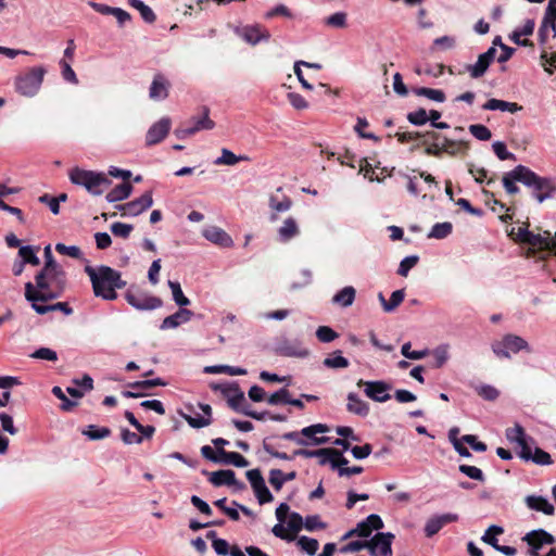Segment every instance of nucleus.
Returning <instances> with one entry per match:
<instances>
[{"mask_svg":"<svg viewBox=\"0 0 556 556\" xmlns=\"http://www.w3.org/2000/svg\"><path fill=\"white\" fill-rule=\"evenodd\" d=\"M132 192V186L129 182H123L114 187L110 192L106 193L105 200L110 203L119 202L130 197Z\"/></svg>","mask_w":556,"mask_h":556,"instance_id":"obj_34","label":"nucleus"},{"mask_svg":"<svg viewBox=\"0 0 556 556\" xmlns=\"http://www.w3.org/2000/svg\"><path fill=\"white\" fill-rule=\"evenodd\" d=\"M192 316H193V313L190 309L180 307L173 315L165 317L163 319L160 328L162 330L175 329V328L179 327L180 325L188 323Z\"/></svg>","mask_w":556,"mask_h":556,"instance_id":"obj_24","label":"nucleus"},{"mask_svg":"<svg viewBox=\"0 0 556 556\" xmlns=\"http://www.w3.org/2000/svg\"><path fill=\"white\" fill-rule=\"evenodd\" d=\"M83 434L89 440H101L108 438L111 434V430L106 427L100 428L94 425H90L83 431Z\"/></svg>","mask_w":556,"mask_h":556,"instance_id":"obj_46","label":"nucleus"},{"mask_svg":"<svg viewBox=\"0 0 556 556\" xmlns=\"http://www.w3.org/2000/svg\"><path fill=\"white\" fill-rule=\"evenodd\" d=\"M168 287L172 290L173 300L178 306L185 307L190 304V300L184 294L178 281L168 280Z\"/></svg>","mask_w":556,"mask_h":556,"instance_id":"obj_44","label":"nucleus"},{"mask_svg":"<svg viewBox=\"0 0 556 556\" xmlns=\"http://www.w3.org/2000/svg\"><path fill=\"white\" fill-rule=\"evenodd\" d=\"M172 122L168 117H162L160 121L154 123L146 135L147 146H154L161 142L169 132Z\"/></svg>","mask_w":556,"mask_h":556,"instance_id":"obj_17","label":"nucleus"},{"mask_svg":"<svg viewBox=\"0 0 556 556\" xmlns=\"http://www.w3.org/2000/svg\"><path fill=\"white\" fill-rule=\"evenodd\" d=\"M470 134L481 141H486L492 137L491 130L482 124H473L469 126Z\"/></svg>","mask_w":556,"mask_h":556,"instance_id":"obj_59","label":"nucleus"},{"mask_svg":"<svg viewBox=\"0 0 556 556\" xmlns=\"http://www.w3.org/2000/svg\"><path fill=\"white\" fill-rule=\"evenodd\" d=\"M237 34L245 42L255 46L261 41H267L270 38V34L267 29L260 25H247L237 29Z\"/></svg>","mask_w":556,"mask_h":556,"instance_id":"obj_14","label":"nucleus"},{"mask_svg":"<svg viewBox=\"0 0 556 556\" xmlns=\"http://www.w3.org/2000/svg\"><path fill=\"white\" fill-rule=\"evenodd\" d=\"M218 454L220 464H230L239 468L249 466V462L237 452H227L224 448H218Z\"/></svg>","mask_w":556,"mask_h":556,"instance_id":"obj_37","label":"nucleus"},{"mask_svg":"<svg viewBox=\"0 0 556 556\" xmlns=\"http://www.w3.org/2000/svg\"><path fill=\"white\" fill-rule=\"evenodd\" d=\"M477 393L488 401H494L498 397L500 392L493 386L482 384L477 388Z\"/></svg>","mask_w":556,"mask_h":556,"instance_id":"obj_63","label":"nucleus"},{"mask_svg":"<svg viewBox=\"0 0 556 556\" xmlns=\"http://www.w3.org/2000/svg\"><path fill=\"white\" fill-rule=\"evenodd\" d=\"M504 530L502 527L493 525L488 528V530L484 532L481 539L483 542L490 544L492 547L497 549L500 544L497 543V539L495 538V535L502 534Z\"/></svg>","mask_w":556,"mask_h":556,"instance_id":"obj_49","label":"nucleus"},{"mask_svg":"<svg viewBox=\"0 0 556 556\" xmlns=\"http://www.w3.org/2000/svg\"><path fill=\"white\" fill-rule=\"evenodd\" d=\"M111 231L114 236L126 239L132 231V226L117 222L111 225Z\"/></svg>","mask_w":556,"mask_h":556,"instance_id":"obj_64","label":"nucleus"},{"mask_svg":"<svg viewBox=\"0 0 556 556\" xmlns=\"http://www.w3.org/2000/svg\"><path fill=\"white\" fill-rule=\"evenodd\" d=\"M441 149L443 150V153H446L451 156H455L467 149V143L462 142V141L457 142V141L444 138L442 141Z\"/></svg>","mask_w":556,"mask_h":556,"instance_id":"obj_42","label":"nucleus"},{"mask_svg":"<svg viewBox=\"0 0 556 556\" xmlns=\"http://www.w3.org/2000/svg\"><path fill=\"white\" fill-rule=\"evenodd\" d=\"M323 365L331 369H343L349 367L350 362L342 356L341 351H334L323 361Z\"/></svg>","mask_w":556,"mask_h":556,"instance_id":"obj_39","label":"nucleus"},{"mask_svg":"<svg viewBox=\"0 0 556 556\" xmlns=\"http://www.w3.org/2000/svg\"><path fill=\"white\" fill-rule=\"evenodd\" d=\"M30 357L36 358V359L50 361V362L58 361L56 352L49 348L37 349L35 352H33L30 354Z\"/></svg>","mask_w":556,"mask_h":556,"instance_id":"obj_61","label":"nucleus"},{"mask_svg":"<svg viewBox=\"0 0 556 556\" xmlns=\"http://www.w3.org/2000/svg\"><path fill=\"white\" fill-rule=\"evenodd\" d=\"M245 402L244 393L238 387L233 388L232 394L228 397V405L237 412Z\"/></svg>","mask_w":556,"mask_h":556,"instance_id":"obj_53","label":"nucleus"},{"mask_svg":"<svg viewBox=\"0 0 556 556\" xmlns=\"http://www.w3.org/2000/svg\"><path fill=\"white\" fill-rule=\"evenodd\" d=\"M526 166L518 165L503 176V186L508 194H516L519 192V187L516 185V182H521L525 185V178L522 177H526Z\"/></svg>","mask_w":556,"mask_h":556,"instance_id":"obj_18","label":"nucleus"},{"mask_svg":"<svg viewBox=\"0 0 556 556\" xmlns=\"http://www.w3.org/2000/svg\"><path fill=\"white\" fill-rule=\"evenodd\" d=\"M85 271L90 278L94 295L103 300H116V289H122L126 286V281L122 279L121 273L109 266L101 265L97 268L86 266Z\"/></svg>","mask_w":556,"mask_h":556,"instance_id":"obj_2","label":"nucleus"},{"mask_svg":"<svg viewBox=\"0 0 556 556\" xmlns=\"http://www.w3.org/2000/svg\"><path fill=\"white\" fill-rule=\"evenodd\" d=\"M453 225L450 222L437 223L432 226L428 238L445 239L452 233Z\"/></svg>","mask_w":556,"mask_h":556,"instance_id":"obj_40","label":"nucleus"},{"mask_svg":"<svg viewBox=\"0 0 556 556\" xmlns=\"http://www.w3.org/2000/svg\"><path fill=\"white\" fill-rule=\"evenodd\" d=\"M414 92L417 96L426 97L429 100H432L435 102H444L445 101V93L440 89L419 87V88H415Z\"/></svg>","mask_w":556,"mask_h":556,"instance_id":"obj_43","label":"nucleus"},{"mask_svg":"<svg viewBox=\"0 0 556 556\" xmlns=\"http://www.w3.org/2000/svg\"><path fill=\"white\" fill-rule=\"evenodd\" d=\"M241 161H249V156L247 155H236L232 151L229 149L223 148L222 154L218 156L215 161V165H228L232 166Z\"/></svg>","mask_w":556,"mask_h":556,"instance_id":"obj_38","label":"nucleus"},{"mask_svg":"<svg viewBox=\"0 0 556 556\" xmlns=\"http://www.w3.org/2000/svg\"><path fill=\"white\" fill-rule=\"evenodd\" d=\"M506 438L509 442L516 443L520 451H525L528 446V437L525 433L523 428L520 425H515L513 428L506 430Z\"/></svg>","mask_w":556,"mask_h":556,"instance_id":"obj_35","label":"nucleus"},{"mask_svg":"<svg viewBox=\"0 0 556 556\" xmlns=\"http://www.w3.org/2000/svg\"><path fill=\"white\" fill-rule=\"evenodd\" d=\"M432 354H433V358H434V367H437V368L442 367L450 358L448 345L447 344L439 345L437 349L433 350Z\"/></svg>","mask_w":556,"mask_h":556,"instance_id":"obj_51","label":"nucleus"},{"mask_svg":"<svg viewBox=\"0 0 556 556\" xmlns=\"http://www.w3.org/2000/svg\"><path fill=\"white\" fill-rule=\"evenodd\" d=\"M125 300L138 311H153L161 307L163 304L160 298L140 290H127Z\"/></svg>","mask_w":556,"mask_h":556,"instance_id":"obj_9","label":"nucleus"},{"mask_svg":"<svg viewBox=\"0 0 556 556\" xmlns=\"http://www.w3.org/2000/svg\"><path fill=\"white\" fill-rule=\"evenodd\" d=\"M210 482L215 486H233L236 490H243L245 488L244 483L237 480L236 473L230 469H220L214 471L210 475Z\"/></svg>","mask_w":556,"mask_h":556,"instance_id":"obj_15","label":"nucleus"},{"mask_svg":"<svg viewBox=\"0 0 556 556\" xmlns=\"http://www.w3.org/2000/svg\"><path fill=\"white\" fill-rule=\"evenodd\" d=\"M267 402L270 405L288 404L290 402V392L288 389L281 388L278 391L274 392L267 399Z\"/></svg>","mask_w":556,"mask_h":556,"instance_id":"obj_54","label":"nucleus"},{"mask_svg":"<svg viewBox=\"0 0 556 556\" xmlns=\"http://www.w3.org/2000/svg\"><path fill=\"white\" fill-rule=\"evenodd\" d=\"M357 387L364 388V394L378 403H384L391 399L390 391L392 386L383 380H363L357 381Z\"/></svg>","mask_w":556,"mask_h":556,"instance_id":"obj_8","label":"nucleus"},{"mask_svg":"<svg viewBox=\"0 0 556 556\" xmlns=\"http://www.w3.org/2000/svg\"><path fill=\"white\" fill-rule=\"evenodd\" d=\"M394 535L390 532H379L368 541L371 556H392V541Z\"/></svg>","mask_w":556,"mask_h":556,"instance_id":"obj_10","label":"nucleus"},{"mask_svg":"<svg viewBox=\"0 0 556 556\" xmlns=\"http://www.w3.org/2000/svg\"><path fill=\"white\" fill-rule=\"evenodd\" d=\"M526 244L535 249H547L556 254V233L552 236L549 231H545L544 235L530 231Z\"/></svg>","mask_w":556,"mask_h":556,"instance_id":"obj_21","label":"nucleus"},{"mask_svg":"<svg viewBox=\"0 0 556 556\" xmlns=\"http://www.w3.org/2000/svg\"><path fill=\"white\" fill-rule=\"evenodd\" d=\"M526 504L530 509L542 511L547 516H552L555 513L554 506L543 496L528 495Z\"/></svg>","mask_w":556,"mask_h":556,"instance_id":"obj_30","label":"nucleus"},{"mask_svg":"<svg viewBox=\"0 0 556 556\" xmlns=\"http://www.w3.org/2000/svg\"><path fill=\"white\" fill-rule=\"evenodd\" d=\"M296 478L295 471L283 473L280 469H271L269 471V483L276 491H280L286 482Z\"/></svg>","mask_w":556,"mask_h":556,"instance_id":"obj_36","label":"nucleus"},{"mask_svg":"<svg viewBox=\"0 0 556 556\" xmlns=\"http://www.w3.org/2000/svg\"><path fill=\"white\" fill-rule=\"evenodd\" d=\"M404 298L405 292L403 289L393 291L390 299L388 300V304L384 305V312L391 313L395 311L396 307L403 302Z\"/></svg>","mask_w":556,"mask_h":556,"instance_id":"obj_56","label":"nucleus"},{"mask_svg":"<svg viewBox=\"0 0 556 556\" xmlns=\"http://www.w3.org/2000/svg\"><path fill=\"white\" fill-rule=\"evenodd\" d=\"M38 248L35 249L31 245H23L18 250V255L24 264L37 266L40 263L39 257L36 254Z\"/></svg>","mask_w":556,"mask_h":556,"instance_id":"obj_41","label":"nucleus"},{"mask_svg":"<svg viewBox=\"0 0 556 556\" xmlns=\"http://www.w3.org/2000/svg\"><path fill=\"white\" fill-rule=\"evenodd\" d=\"M129 4L140 12L141 17L147 23H153L156 18L154 12L141 0H128Z\"/></svg>","mask_w":556,"mask_h":556,"instance_id":"obj_45","label":"nucleus"},{"mask_svg":"<svg viewBox=\"0 0 556 556\" xmlns=\"http://www.w3.org/2000/svg\"><path fill=\"white\" fill-rule=\"evenodd\" d=\"M523 540L531 546L540 548L544 544H553L556 542L555 538L543 529L533 530L526 534Z\"/></svg>","mask_w":556,"mask_h":556,"instance_id":"obj_26","label":"nucleus"},{"mask_svg":"<svg viewBox=\"0 0 556 556\" xmlns=\"http://www.w3.org/2000/svg\"><path fill=\"white\" fill-rule=\"evenodd\" d=\"M492 352L500 358H510L511 354L521 351L531 352L529 343L519 336L507 333L501 340L491 344Z\"/></svg>","mask_w":556,"mask_h":556,"instance_id":"obj_5","label":"nucleus"},{"mask_svg":"<svg viewBox=\"0 0 556 556\" xmlns=\"http://www.w3.org/2000/svg\"><path fill=\"white\" fill-rule=\"evenodd\" d=\"M199 407L204 413V416H190L180 413V416L187 421V424L194 429L207 427L212 424V407L208 404L200 403Z\"/></svg>","mask_w":556,"mask_h":556,"instance_id":"obj_23","label":"nucleus"},{"mask_svg":"<svg viewBox=\"0 0 556 556\" xmlns=\"http://www.w3.org/2000/svg\"><path fill=\"white\" fill-rule=\"evenodd\" d=\"M202 236L207 241L223 248H230L233 244L231 237L224 229L217 226H208L204 228Z\"/></svg>","mask_w":556,"mask_h":556,"instance_id":"obj_20","label":"nucleus"},{"mask_svg":"<svg viewBox=\"0 0 556 556\" xmlns=\"http://www.w3.org/2000/svg\"><path fill=\"white\" fill-rule=\"evenodd\" d=\"M298 546L301 547L302 551L313 556L316 554L318 549V541L316 539H312L308 536H300L296 542Z\"/></svg>","mask_w":556,"mask_h":556,"instance_id":"obj_50","label":"nucleus"},{"mask_svg":"<svg viewBox=\"0 0 556 556\" xmlns=\"http://www.w3.org/2000/svg\"><path fill=\"white\" fill-rule=\"evenodd\" d=\"M523 178L525 186L532 189V195L539 203L549 199L556 189V186L551 178L541 177L528 167L526 170V177Z\"/></svg>","mask_w":556,"mask_h":556,"instance_id":"obj_6","label":"nucleus"},{"mask_svg":"<svg viewBox=\"0 0 556 556\" xmlns=\"http://www.w3.org/2000/svg\"><path fill=\"white\" fill-rule=\"evenodd\" d=\"M153 204L152 193L150 191L143 193L140 198L135 199L125 204H118L115 207L123 213V215L138 216L146 210L150 208Z\"/></svg>","mask_w":556,"mask_h":556,"instance_id":"obj_12","label":"nucleus"},{"mask_svg":"<svg viewBox=\"0 0 556 556\" xmlns=\"http://www.w3.org/2000/svg\"><path fill=\"white\" fill-rule=\"evenodd\" d=\"M346 410L351 414L357 415L359 417L368 416L370 412L369 404L362 400L358 394L354 392H350L346 396Z\"/></svg>","mask_w":556,"mask_h":556,"instance_id":"obj_25","label":"nucleus"},{"mask_svg":"<svg viewBox=\"0 0 556 556\" xmlns=\"http://www.w3.org/2000/svg\"><path fill=\"white\" fill-rule=\"evenodd\" d=\"M497 51L494 46L490 47L484 53L478 56L475 64L466 66L467 72L472 78L482 77L488 71L490 64L494 61Z\"/></svg>","mask_w":556,"mask_h":556,"instance_id":"obj_13","label":"nucleus"},{"mask_svg":"<svg viewBox=\"0 0 556 556\" xmlns=\"http://www.w3.org/2000/svg\"><path fill=\"white\" fill-rule=\"evenodd\" d=\"M35 282L25 283V299L48 302L60 298L65 291L67 278L63 268L41 269L35 276Z\"/></svg>","mask_w":556,"mask_h":556,"instance_id":"obj_1","label":"nucleus"},{"mask_svg":"<svg viewBox=\"0 0 556 556\" xmlns=\"http://www.w3.org/2000/svg\"><path fill=\"white\" fill-rule=\"evenodd\" d=\"M539 41L544 46L551 38L556 37V23L555 20L544 16L538 31Z\"/></svg>","mask_w":556,"mask_h":556,"instance_id":"obj_33","label":"nucleus"},{"mask_svg":"<svg viewBox=\"0 0 556 556\" xmlns=\"http://www.w3.org/2000/svg\"><path fill=\"white\" fill-rule=\"evenodd\" d=\"M348 14L345 12H336L325 18V25L333 28H344L348 25Z\"/></svg>","mask_w":556,"mask_h":556,"instance_id":"obj_47","label":"nucleus"},{"mask_svg":"<svg viewBox=\"0 0 556 556\" xmlns=\"http://www.w3.org/2000/svg\"><path fill=\"white\" fill-rule=\"evenodd\" d=\"M47 71L43 66H34L15 77L14 86L16 92L23 97H35L42 85Z\"/></svg>","mask_w":556,"mask_h":556,"instance_id":"obj_4","label":"nucleus"},{"mask_svg":"<svg viewBox=\"0 0 556 556\" xmlns=\"http://www.w3.org/2000/svg\"><path fill=\"white\" fill-rule=\"evenodd\" d=\"M68 178L73 185L85 188L91 195L96 197L101 195L112 184L105 173L79 167L72 168Z\"/></svg>","mask_w":556,"mask_h":556,"instance_id":"obj_3","label":"nucleus"},{"mask_svg":"<svg viewBox=\"0 0 556 556\" xmlns=\"http://www.w3.org/2000/svg\"><path fill=\"white\" fill-rule=\"evenodd\" d=\"M300 233L298 222L293 217H288L278 228V238L281 242H288Z\"/></svg>","mask_w":556,"mask_h":556,"instance_id":"obj_28","label":"nucleus"},{"mask_svg":"<svg viewBox=\"0 0 556 556\" xmlns=\"http://www.w3.org/2000/svg\"><path fill=\"white\" fill-rule=\"evenodd\" d=\"M407 119L416 126H421L429 121V117L425 109H418L414 112L408 113Z\"/></svg>","mask_w":556,"mask_h":556,"instance_id":"obj_62","label":"nucleus"},{"mask_svg":"<svg viewBox=\"0 0 556 556\" xmlns=\"http://www.w3.org/2000/svg\"><path fill=\"white\" fill-rule=\"evenodd\" d=\"M493 151L495 155L501 160H516V156L514 153L509 152L506 148V144L502 141H495L492 144Z\"/></svg>","mask_w":556,"mask_h":556,"instance_id":"obj_60","label":"nucleus"},{"mask_svg":"<svg viewBox=\"0 0 556 556\" xmlns=\"http://www.w3.org/2000/svg\"><path fill=\"white\" fill-rule=\"evenodd\" d=\"M482 109L485 111H501V112H509V113H516L522 109L518 103L516 102H508L500 99L492 98L488 100L483 105Z\"/></svg>","mask_w":556,"mask_h":556,"instance_id":"obj_29","label":"nucleus"},{"mask_svg":"<svg viewBox=\"0 0 556 556\" xmlns=\"http://www.w3.org/2000/svg\"><path fill=\"white\" fill-rule=\"evenodd\" d=\"M519 456L525 460H531L538 465H551L553 463L552 457L547 452L539 447H535L534 451H532L530 445L525 451H520Z\"/></svg>","mask_w":556,"mask_h":556,"instance_id":"obj_27","label":"nucleus"},{"mask_svg":"<svg viewBox=\"0 0 556 556\" xmlns=\"http://www.w3.org/2000/svg\"><path fill=\"white\" fill-rule=\"evenodd\" d=\"M252 489L261 505L274 501V496L270 493L269 489L267 488L265 481L262 482L261 484L254 485Z\"/></svg>","mask_w":556,"mask_h":556,"instance_id":"obj_48","label":"nucleus"},{"mask_svg":"<svg viewBox=\"0 0 556 556\" xmlns=\"http://www.w3.org/2000/svg\"><path fill=\"white\" fill-rule=\"evenodd\" d=\"M419 257L417 255H409L404 257L397 268V275L407 277L409 270L417 265Z\"/></svg>","mask_w":556,"mask_h":556,"instance_id":"obj_52","label":"nucleus"},{"mask_svg":"<svg viewBox=\"0 0 556 556\" xmlns=\"http://www.w3.org/2000/svg\"><path fill=\"white\" fill-rule=\"evenodd\" d=\"M317 339L323 343H329L336 340L339 334L328 326H319L316 330Z\"/></svg>","mask_w":556,"mask_h":556,"instance_id":"obj_55","label":"nucleus"},{"mask_svg":"<svg viewBox=\"0 0 556 556\" xmlns=\"http://www.w3.org/2000/svg\"><path fill=\"white\" fill-rule=\"evenodd\" d=\"M281 191L282 187H278L276 193L269 195V207L276 213L288 212L292 206V200L289 197L285 194L281 198L278 197V193Z\"/></svg>","mask_w":556,"mask_h":556,"instance_id":"obj_31","label":"nucleus"},{"mask_svg":"<svg viewBox=\"0 0 556 556\" xmlns=\"http://www.w3.org/2000/svg\"><path fill=\"white\" fill-rule=\"evenodd\" d=\"M356 296V290L352 286H346L339 290L333 296H332V304L339 305L341 307H349L351 306Z\"/></svg>","mask_w":556,"mask_h":556,"instance_id":"obj_32","label":"nucleus"},{"mask_svg":"<svg viewBox=\"0 0 556 556\" xmlns=\"http://www.w3.org/2000/svg\"><path fill=\"white\" fill-rule=\"evenodd\" d=\"M208 114V108L204 106L201 115L192 116L188 124L175 130L176 137L178 139H186L198 131L213 129L215 127V123L210 118Z\"/></svg>","mask_w":556,"mask_h":556,"instance_id":"obj_7","label":"nucleus"},{"mask_svg":"<svg viewBox=\"0 0 556 556\" xmlns=\"http://www.w3.org/2000/svg\"><path fill=\"white\" fill-rule=\"evenodd\" d=\"M329 431L327 425L324 424H315L308 427H305L301 430V433L304 439L308 440V445H320L328 442V438L326 437H317V434H323Z\"/></svg>","mask_w":556,"mask_h":556,"instance_id":"obj_22","label":"nucleus"},{"mask_svg":"<svg viewBox=\"0 0 556 556\" xmlns=\"http://www.w3.org/2000/svg\"><path fill=\"white\" fill-rule=\"evenodd\" d=\"M458 515L454 513H446L442 515H434L430 517L425 525V534L427 538H431L437 534L444 526L456 522Z\"/></svg>","mask_w":556,"mask_h":556,"instance_id":"obj_16","label":"nucleus"},{"mask_svg":"<svg viewBox=\"0 0 556 556\" xmlns=\"http://www.w3.org/2000/svg\"><path fill=\"white\" fill-rule=\"evenodd\" d=\"M170 84L161 73L154 75L149 88V97L153 101H162L168 97Z\"/></svg>","mask_w":556,"mask_h":556,"instance_id":"obj_19","label":"nucleus"},{"mask_svg":"<svg viewBox=\"0 0 556 556\" xmlns=\"http://www.w3.org/2000/svg\"><path fill=\"white\" fill-rule=\"evenodd\" d=\"M459 471L466 475L468 478L483 482L485 480L484 473L482 470L476 466L470 465H459Z\"/></svg>","mask_w":556,"mask_h":556,"instance_id":"obj_57","label":"nucleus"},{"mask_svg":"<svg viewBox=\"0 0 556 556\" xmlns=\"http://www.w3.org/2000/svg\"><path fill=\"white\" fill-rule=\"evenodd\" d=\"M276 353L286 357L305 358L309 355V350L298 339L289 340L285 338L277 343Z\"/></svg>","mask_w":556,"mask_h":556,"instance_id":"obj_11","label":"nucleus"},{"mask_svg":"<svg viewBox=\"0 0 556 556\" xmlns=\"http://www.w3.org/2000/svg\"><path fill=\"white\" fill-rule=\"evenodd\" d=\"M371 529H369V527L365 523V521H361L357 523V526L348 531L343 536H342V540H348L354 535H358V536H362V538H368L370 536L371 534Z\"/></svg>","mask_w":556,"mask_h":556,"instance_id":"obj_58","label":"nucleus"}]
</instances>
